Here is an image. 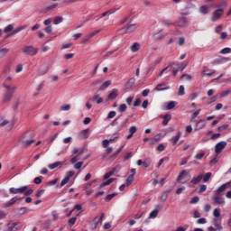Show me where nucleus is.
Listing matches in <instances>:
<instances>
[{
    "mask_svg": "<svg viewBox=\"0 0 231 231\" xmlns=\"http://www.w3.org/2000/svg\"><path fill=\"white\" fill-rule=\"evenodd\" d=\"M111 85V80L105 81L102 86L101 89H107V88Z\"/></svg>",
    "mask_w": 231,
    "mask_h": 231,
    "instance_id": "c03bdc74",
    "label": "nucleus"
},
{
    "mask_svg": "<svg viewBox=\"0 0 231 231\" xmlns=\"http://www.w3.org/2000/svg\"><path fill=\"white\" fill-rule=\"evenodd\" d=\"M176 101H170L167 103V105L164 106L165 111H169L171 109H174L176 107Z\"/></svg>",
    "mask_w": 231,
    "mask_h": 231,
    "instance_id": "b1692460",
    "label": "nucleus"
},
{
    "mask_svg": "<svg viewBox=\"0 0 231 231\" xmlns=\"http://www.w3.org/2000/svg\"><path fill=\"white\" fill-rule=\"evenodd\" d=\"M176 66H180V64L178 63H171L170 66L164 68L160 73H159V77H162L165 71H172V75L173 77H176V75H178V69L176 68Z\"/></svg>",
    "mask_w": 231,
    "mask_h": 231,
    "instance_id": "39448f33",
    "label": "nucleus"
},
{
    "mask_svg": "<svg viewBox=\"0 0 231 231\" xmlns=\"http://www.w3.org/2000/svg\"><path fill=\"white\" fill-rule=\"evenodd\" d=\"M189 180H190V174H189V172H187V171L182 170L179 173V175L176 179V181L178 183H181L183 185L185 183H189Z\"/></svg>",
    "mask_w": 231,
    "mask_h": 231,
    "instance_id": "20e7f679",
    "label": "nucleus"
},
{
    "mask_svg": "<svg viewBox=\"0 0 231 231\" xmlns=\"http://www.w3.org/2000/svg\"><path fill=\"white\" fill-rule=\"evenodd\" d=\"M74 56H75V54H73V53H67L64 55V59H65V60H69V59H71Z\"/></svg>",
    "mask_w": 231,
    "mask_h": 231,
    "instance_id": "774afa93",
    "label": "nucleus"
},
{
    "mask_svg": "<svg viewBox=\"0 0 231 231\" xmlns=\"http://www.w3.org/2000/svg\"><path fill=\"white\" fill-rule=\"evenodd\" d=\"M220 97L223 98L225 97H228V95H230V90H224L223 92H221L220 94Z\"/></svg>",
    "mask_w": 231,
    "mask_h": 231,
    "instance_id": "5fc2aeb1",
    "label": "nucleus"
},
{
    "mask_svg": "<svg viewBox=\"0 0 231 231\" xmlns=\"http://www.w3.org/2000/svg\"><path fill=\"white\" fill-rule=\"evenodd\" d=\"M19 142L22 143L23 147L28 148L33 142H35V140H33L32 132L28 131L20 137Z\"/></svg>",
    "mask_w": 231,
    "mask_h": 231,
    "instance_id": "f257e3e1",
    "label": "nucleus"
},
{
    "mask_svg": "<svg viewBox=\"0 0 231 231\" xmlns=\"http://www.w3.org/2000/svg\"><path fill=\"white\" fill-rule=\"evenodd\" d=\"M181 79L183 80H192V76L190 74H183L181 77H180Z\"/></svg>",
    "mask_w": 231,
    "mask_h": 231,
    "instance_id": "ea45409f",
    "label": "nucleus"
},
{
    "mask_svg": "<svg viewBox=\"0 0 231 231\" xmlns=\"http://www.w3.org/2000/svg\"><path fill=\"white\" fill-rule=\"evenodd\" d=\"M185 95V87L180 85L179 88V97H183Z\"/></svg>",
    "mask_w": 231,
    "mask_h": 231,
    "instance_id": "79ce46f5",
    "label": "nucleus"
},
{
    "mask_svg": "<svg viewBox=\"0 0 231 231\" xmlns=\"http://www.w3.org/2000/svg\"><path fill=\"white\" fill-rule=\"evenodd\" d=\"M136 30V24H130L119 30L120 33H133Z\"/></svg>",
    "mask_w": 231,
    "mask_h": 231,
    "instance_id": "9b49d317",
    "label": "nucleus"
},
{
    "mask_svg": "<svg viewBox=\"0 0 231 231\" xmlns=\"http://www.w3.org/2000/svg\"><path fill=\"white\" fill-rule=\"evenodd\" d=\"M199 14L202 15H207L208 14V6L207 5H201L199 9Z\"/></svg>",
    "mask_w": 231,
    "mask_h": 231,
    "instance_id": "c756f323",
    "label": "nucleus"
},
{
    "mask_svg": "<svg viewBox=\"0 0 231 231\" xmlns=\"http://www.w3.org/2000/svg\"><path fill=\"white\" fill-rule=\"evenodd\" d=\"M126 110H127V105H125V104L119 105V107H118V112L119 113H124Z\"/></svg>",
    "mask_w": 231,
    "mask_h": 231,
    "instance_id": "e433bc0d",
    "label": "nucleus"
},
{
    "mask_svg": "<svg viewBox=\"0 0 231 231\" xmlns=\"http://www.w3.org/2000/svg\"><path fill=\"white\" fill-rule=\"evenodd\" d=\"M213 225L215 226V229H217L218 231H222L223 230V226H221V223L217 222V218H214L213 219Z\"/></svg>",
    "mask_w": 231,
    "mask_h": 231,
    "instance_id": "2f4dec72",
    "label": "nucleus"
},
{
    "mask_svg": "<svg viewBox=\"0 0 231 231\" xmlns=\"http://www.w3.org/2000/svg\"><path fill=\"white\" fill-rule=\"evenodd\" d=\"M210 178H212V173L211 172H207L204 177H202V180L204 181V183H207V181H208V180H210Z\"/></svg>",
    "mask_w": 231,
    "mask_h": 231,
    "instance_id": "c9c22d12",
    "label": "nucleus"
},
{
    "mask_svg": "<svg viewBox=\"0 0 231 231\" xmlns=\"http://www.w3.org/2000/svg\"><path fill=\"white\" fill-rule=\"evenodd\" d=\"M12 98H14V94H8L7 92H5L4 102H10Z\"/></svg>",
    "mask_w": 231,
    "mask_h": 231,
    "instance_id": "f704fd0d",
    "label": "nucleus"
},
{
    "mask_svg": "<svg viewBox=\"0 0 231 231\" xmlns=\"http://www.w3.org/2000/svg\"><path fill=\"white\" fill-rule=\"evenodd\" d=\"M132 53H136V51H140V43L139 42H134L132 46L130 47Z\"/></svg>",
    "mask_w": 231,
    "mask_h": 231,
    "instance_id": "5701e85b",
    "label": "nucleus"
},
{
    "mask_svg": "<svg viewBox=\"0 0 231 231\" xmlns=\"http://www.w3.org/2000/svg\"><path fill=\"white\" fill-rule=\"evenodd\" d=\"M213 216L214 217H219L221 216V213H219V210L217 208H215L213 210Z\"/></svg>",
    "mask_w": 231,
    "mask_h": 231,
    "instance_id": "338daca9",
    "label": "nucleus"
},
{
    "mask_svg": "<svg viewBox=\"0 0 231 231\" xmlns=\"http://www.w3.org/2000/svg\"><path fill=\"white\" fill-rule=\"evenodd\" d=\"M88 134H89V128H87V129L81 131L79 134H80L81 138L86 139L88 137Z\"/></svg>",
    "mask_w": 231,
    "mask_h": 231,
    "instance_id": "72a5a7b5",
    "label": "nucleus"
},
{
    "mask_svg": "<svg viewBox=\"0 0 231 231\" xmlns=\"http://www.w3.org/2000/svg\"><path fill=\"white\" fill-rule=\"evenodd\" d=\"M10 52V49L8 48H0V59H5L6 54Z\"/></svg>",
    "mask_w": 231,
    "mask_h": 231,
    "instance_id": "393cba45",
    "label": "nucleus"
},
{
    "mask_svg": "<svg viewBox=\"0 0 231 231\" xmlns=\"http://www.w3.org/2000/svg\"><path fill=\"white\" fill-rule=\"evenodd\" d=\"M150 217L154 218L158 217V209H153L151 213H150Z\"/></svg>",
    "mask_w": 231,
    "mask_h": 231,
    "instance_id": "09e8293b",
    "label": "nucleus"
},
{
    "mask_svg": "<svg viewBox=\"0 0 231 231\" xmlns=\"http://www.w3.org/2000/svg\"><path fill=\"white\" fill-rule=\"evenodd\" d=\"M17 225H19V223L17 222H14L12 224H9L8 225V228H11V230H14V231H17Z\"/></svg>",
    "mask_w": 231,
    "mask_h": 231,
    "instance_id": "a19ab883",
    "label": "nucleus"
},
{
    "mask_svg": "<svg viewBox=\"0 0 231 231\" xmlns=\"http://www.w3.org/2000/svg\"><path fill=\"white\" fill-rule=\"evenodd\" d=\"M59 165H62V162H56L52 164H49L48 165V168L51 170V171H53V169H57V167H59Z\"/></svg>",
    "mask_w": 231,
    "mask_h": 231,
    "instance_id": "473e14b6",
    "label": "nucleus"
},
{
    "mask_svg": "<svg viewBox=\"0 0 231 231\" xmlns=\"http://www.w3.org/2000/svg\"><path fill=\"white\" fill-rule=\"evenodd\" d=\"M188 21L189 20H187V17H182L178 21L177 25L180 28H182V26H185V24H187Z\"/></svg>",
    "mask_w": 231,
    "mask_h": 231,
    "instance_id": "c85d7f7f",
    "label": "nucleus"
},
{
    "mask_svg": "<svg viewBox=\"0 0 231 231\" xmlns=\"http://www.w3.org/2000/svg\"><path fill=\"white\" fill-rule=\"evenodd\" d=\"M75 176V171H69L65 174L64 179L60 182V187H64L67 183L69 182L70 178H73Z\"/></svg>",
    "mask_w": 231,
    "mask_h": 231,
    "instance_id": "6e6552de",
    "label": "nucleus"
},
{
    "mask_svg": "<svg viewBox=\"0 0 231 231\" xmlns=\"http://www.w3.org/2000/svg\"><path fill=\"white\" fill-rule=\"evenodd\" d=\"M203 180V175L199 174L197 177H194L191 180L190 183H192L193 185H198V183H199V181H201Z\"/></svg>",
    "mask_w": 231,
    "mask_h": 231,
    "instance_id": "a878e982",
    "label": "nucleus"
},
{
    "mask_svg": "<svg viewBox=\"0 0 231 231\" xmlns=\"http://www.w3.org/2000/svg\"><path fill=\"white\" fill-rule=\"evenodd\" d=\"M3 88L6 89V93L10 95H14L15 91H17V86L16 85H6L5 83L3 84Z\"/></svg>",
    "mask_w": 231,
    "mask_h": 231,
    "instance_id": "f8f14e48",
    "label": "nucleus"
},
{
    "mask_svg": "<svg viewBox=\"0 0 231 231\" xmlns=\"http://www.w3.org/2000/svg\"><path fill=\"white\" fill-rule=\"evenodd\" d=\"M163 121H162V125H167L169 122H171V118H172V116L171 114H166L162 116Z\"/></svg>",
    "mask_w": 231,
    "mask_h": 231,
    "instance_id": "cd10ccee",
    "label": "nucleus"
},
{
    "mask_svg": "<svg viewBox=\"0 0 231 231\" xmlns=\"http://www.w3.org/2000/svg\"><path fill=\"white\" fill-rule=\"evenodd\" d=\"M27 210L28 209L26 208H18V212H19L20 216H23V214H26Z\"/></svg>",
    "mask_w": 231,
    "mask_h": 231,
    "instance_id": "680f3d73",
    "label": "nucleus"
},
{
    "mask_svg": "<svg viewBox=\"0 0 231 231\" xmlns=\"http://www.w3.org/2000/svg\"><path fill=\"white\" fill-rule=\"evenodd\" d=\"M134 84H136V79L131 78V79L125 84V89H131V88H133V86H134Z\"/></svg>",
    "mask_w": 231,
    "mask_h": 231,
    "instance_id": "412c9836",
    "label": "nucleus"
},
{
    "mask_svg": "<svg viewBox=\"0 0 231 231\" xmlns=\"http://www.w3.org/2000/svg\"><path fill=\"white\" fill-rule=\"evenodd\" d=\"M75 176V171H69L65 174L64 179L60 182V187H64L67 183L69 182L70 178H73Z\"/></svg>",
    "mask_w": 231,
    "mask_h": 231,
    "instance_id": "0eeeda50",
    "label": "nucleus"
},
{
    "mask_svg": "<svg viewBox=\"0 0 231 231\" xmlns=\"http://www.w3.org/2000/svg\"><path fill=\"white\" fill-rule=\"evenodd\" d=\"M167 89H170L169 83L162 82L156 86L154 91H165Z\"/></svg>",
    "mask_w": 231,
    "mask_h": 231,
    "instance_id": "2eb2a0df",
    "label": "nucleus"
},
{
    "mask_svg": "<svg viewBox=\"0 0 231 231\" xmlns=\"http://www.w3.org/2000/svg\"><path fill=\"white\" fill-rule=\"evenodd\" d=\"M103 219H104V213L101 214L100 217H96L92 220V223L94 224V228H97V226H98V223H102Z\"/></svg>",
    "mask_w": 231,
    "mask_h": 231,
    "instance_id": "4be33fe9",
    "label": "nucleus"
},
{
    "mask_svg": "<svg viewBox=\"0 0 231 231\" xmlns=\"http://www.w3.org/2000/svg\"><path fill=\"white\" fill-rule=\"evenodd\" d=\"M207 126V120L199 119L195 125V131H201V129Z\"/></svg>",
    "mask_w": 231,
    "mask_h": 231,
    "instance_id": "ddd939ff",
    "label": "nucleus"
},
{
    "mask_svg": "<svg viewBox=\"0 0 231 231\" xmlns=\"http://www.w3.org/2000/svg\"><path fill=\"white\" fill-rule=\"evenodd\" d=\"M120 8H122V5H116L115 6L114 8L108 10V11H106L105 13H103L101 14L102 17H106V15H107V14L109 15H113V14H116V12H118V10H120Z\"/></svg>",
    "mask_w": 231,
    "mask_h": 231,
    "instance_id": "f3484780",
    "label": "nucleus"
},
{
    "mask_svg": "<svg viewBox=\"0 0 231 231\" xmlns=\"http://www.w3.org/2000/svg\"><path fill=\"white\" fill-rule=\"evenodd\" d=\"M19 199H21L18 197H14L9 201H7L5 204H4V207L10 208V207H12V205H15V203H17V201H19Z\"/></svg>",
    "mask_w": 231,
    "mask_h": 231,
    "instance_id": "aec40b11",
    "label": "nucleus"
},
{
    "mask_svg": "<svg viewBox=\"0 0 231 231\" xmlns=\"http://www.w3.org/2000/svg\"><path fill=\"white\" fill-rule=\"evenodd\" d=\"M12 30H14V25H12V24H9L4 28L5 33H8V32H12Z\"/></svg>",
    "mask_w": 231,
    "mask_h": 231,
    "instance_id": "de8ad7c7",
    "label": "nucleus"
},
{
    "mask_svg": "<svg viewBox=\"0 0 231 231\" xmlns=\"http://www.w3.org/2000/svg\"><path fill=\"white\" fill-rule=\"evenodd\" d=\"M23 55H29V57H35L39 53V49L33 45H26L22 50Z\"/></svg>",
    "mask_w": 231,
    "mask_h": 231,
    "instance_id": "7ed1b4c3",
    "label": "nucleus"
},
{
    "mask_svg": "<svg viewBox=\"0 0 231 231\" xmlns=\"http://www.w3.org/2000/svg\"><path fill=\"white\" fill-rule=\"evenodd\" d=\"M225 147H226V142H225V141L219 142L215 146V152L217 154H219V152H221V151H223V149H225Z\"/></svg>",
    "mask_w": 231,
    "mask_h": 231,
    "instance_id": "4468645a",
    "label": "nucleus"
},
{
    "mask_svg": "<svg viewBox=\"0 0 231 231\" xmlns=\"http://www.w3.org/2000/svg\"><path fill=\"white\" fill-rule=\"evenodd\" d=\"M134 180V177L133 175H129L126 179V185L129 187L131 183H133V180Z\"/></svg>",
    "mask_w": 231,
    "mask_h": 231,
    "instance_id": "a18cd8bd",
    "label": "nucleus"
},
{
    "mask_svg": "<svg viewBox=\"0 0 231 231\" xmlns=\"http://www.w3.org/2000/svg\"><path fill=\"white\" fill-rule=\"evenodd\" d=\"M118 97V90L113 89L107 96L106 101L115 100Z\"/></svg>",
    "mask_w": 231,
    "mask_h": 231,
    "instance_id": "6ab92c4d",
    "label": "nucleus"
},
{
    "mask_svg": "<svg viewBox=\"0 0 231 231\" xmlns=\"http://www.w3.org/2000/svg\"><path fill=\"white\" fill-rule=\"evenodd\" d=\"M197 225H206L207 223V218L205 217H201V218H199L197 221H196Z\"/></svg>",
    "mask_w": 231,
    "mask_h": 231,
    "instance_id": "49530a36",
    "label": "nucleus"
},
{
    "mask_svg": "<svg viewBox=\"0 0 231 231\" xmlns=\"http://www.w3.org/2000/svg\"><path fill=\"white\" fill-rule=\"evenodd\" d=\"M120 118V116H117L115 118V120H113L111 123H110V125L112 127H115V125H118V119Z\"/></svg>",
    "mask_w": 231,
    "mask_h": 231,
    "instance_id": "bf43d9fd",
    "label": "nucleus"
},
{
    "mask_svg": "<svg viewBox=\"0 0 231 231\" xmlns=\"http://www.w3.org/2000/svg\"><path fill=\"white\" fill-rule=\"evenodd\" d=\"M199 113H201V109H198L197 111H195L191 116V120L198 118V116L199 115Z\"/></svg>",
    "mask_w": 231,
    "mask_h": 231,
    "instance_id": "8fccbe9b",
    "label": "nucleus"
},
{
    "mask_svg": "<svg viewBox=\"0 0 231 231\" xmlns=\"http://www.w3.org/2000/svg\"><path fill=\"white\" fill-rule=\"evenodd\" d=\"M205 190H207V185H205V184L200 185L199 194H203V192H205Z\"/></svg>",
    "mask_w": 231,
    "mask_h": 231,
    "instance_id": "13d9d810",
    "label": "nucleus"
},
{
    "mask_svg": "<svg viewBox=\"0 0 231 231\" xmlns=\"http://www.w3.org/2000/svg\"><path fill=\"white\" fill-rule=\"evenodd\" d=\"M213 201L216 205H225V198L222 194L213 193Z\"/></svg>",
    "mask_w": 231,
    "mask_h": 231,
    "instance_id": "1a4fd4ad",
    "label": "nucleus"
},
{
    "mask_svg": "<svg viewBox=\"0 0 231 231\" xmlns=\"http://www.w3.org/2000/svg\"><path fill=\"white\" fill-rule=\"evenodd\" d=\"M26 28H28V25H21L13 31L12 35H15L19 33V32H23V30H26Z\"/></svg>",
    "mask_w": 231,
    "mask_h": 231,
    "instance_id": "7c9ffc66",
    "label": "nucleus"
},
{
    "mask_svg": "<svg viewBox=\"0 0 231 231\" xmlns=\"http://www.w3.org/2000/svg\"><path fill=\"white\" fill-rule=\"evenodd\" d=\"M175 68L180 69V71H183V69L187 68V63H182L181 65L179 64V66H175Z\"/></svg>",
    "mask_w": 231,
    "mask_h": 231,
    "instance_id": "6e6d98bb",
    "label": "nucleus"
},
{
    "mask_svg": "<svg viewBox=\"0 0 231 231\" xmlns=\"http://www.w3.org/2000/svg\"><path fill=\"white\" fill-rule=\"evenodd\" d=\"M121 169H122V166L117 165V166L112 168V169H111V171H112L113 174H114L115 172H120V170H121Z\"/></svg>",
    "mask_w": 231,
    "mask_h": 231,
    "instance_id": "864d4df0",
    "label": "nucleus"
},
{
    "mask_svg": "<svg viewBox=\"0 0 231 231\" xmlns=\"http://www.w3.org/2000/svg\"><path fill=\"white\" fill-rule=\"evenodd\" d=\"M90 100H92V102L96 101L97 104H102V102H104V98L100 97V93L98 92H96Z\"/></svg>",
    "mask_w": 231,
    "mask_h": 231,
    "instance_id": "a211bd4d",
    "label": "nucleus"
},
{
    "mask_svg": "<svg viewBox=\"0 0 231 231\" xmlns=\"http://www.w3.org/2000/svg\"><path fill=\"white\" fill-rule=\"evenodd\" d=\"M180 138H181V133L178 132L176 135L171 138L172 145H176V143H178L180 141Z\"/></svg>",
    "mask_w": 231,
    "mask_h": 231,
    "instance_id": "bb28decb",
    "label": "nucleus"
},
{
    "mask_svg": "<svg viewBox=\"0 0 231 231\" xmlns=\"http://www.w3.org/2000/svg\"><path fill=\"white\" fill-rule=\"evenodd\" d=\"M137 131H138V128L136 126H131L129 128L130 134H134V133H136Z\"/></svg>",
    "mask_w": 231,
    "mask_h": 231,
    "instance_id": "052dcab7",
    "label": "nucleus"
},
{
    "mask_svg": "<svg viewBox=\"0 0 231 231\" xmlns=\"http://www.w3.org/2000/svg\"><path fill=\"white\" fill-rule=\"evenodd\" d=\"M11 194H23L24 196H30L33 194L32 189H28V186H23L21 188H10Z\"/></svg>",
    "mask_w": 231,
    "mask_h": 231,
    "instance_id": "f03ea898",
    "label": "nucleus"
},
{
    "mask_svg": "<svg viewBox=\"0 0 231 231\" xmlns=\"http://www.w3.org/2000/svg\"><path fill=\"white\" fill-rule=\"evenodd\" d=\"M230 181L226 182L225 184H222L220 187L217 188V189L213 191V194H221L222 192H225L226 190L228 185H230Z\"/></svg>",
    "mask_w": 231,
    "mask_h": 231,
    "instance_id": "dca6fc26",
    "label": "nucleus"
},
{
    "mask_svg": "<svg viewBox=\"0 0 231 231\" xmlns=\"http://www.w3.org/2000/svg\"><path fill=\"white\" fill-rule=\"evenodd\" d=\"M216 73L215 69H210L205 67L203 69L200 70L201 77H212Z\"/></svg>",
    "mask_w": 231,
    "mask_h": 231,
    "instance_id": "9d476101",
    "label": "nucleus"
},
{
    "mask_svg": "<svg viewBox=\"0 0 231 231\" xmlns=\"http://www.w3.org/2000/svg\"><path fill=\"white\" fill-rule=\"evenodd\" d=\"M225 12V8H219L217 9L214 13H213V16L211 17V21L212 23H216V21H217L218 19H220L221 15H223Z\"/></svg>",
    "mask_w": 231,
    "mask_h": 231,
    "instance_id": "423d86ee",
    "label": "nucleus"
},
{
    "mask_svg": "<svg viewBox=\"0 0 231 231\" xmlns=\"http://www.w3.org/2000/svg\"><path fill=\"white\" fill-rule=\"evenodd\" d=\"M115 116H116V111H110V112L107 114L106 118L111 119V118H115Z\"/></svg>",
    "mask_w": 231,
    "mask_h": 231,
    "instance_id": "3c124183",
    "label": "nucleus"
},
{
    "mask_svg": "<svg viewBox=\"0 0 231 231\" xmlns=\"http://www.w3.org/2000/svg\"><path fill=\"white\" fill-rule=\"evenodd\" d=\"M189 157H186V158H183L180 162H179V165L183 166V165H186L187 162H189Z\"/></svg>",
    "mask_w": 231,
    "mask_h": 231,
    "instance_id": "603ef678",
    "label": "nucleus"
},
{
    "mask_svg": "<svg viewBox=\"0 0 231 231\" xmlns=\"http://www.w3.org/2000/svg\"><path fill=\"white\" fill-rule=\"evenodd\" d=\"M225 129H228V125H222L218 126L217 131H225Z\"/></svg>",
    "mask_w": 231,
    "mask_h": 231,
    "instance_id": "69168bd1",
    "label": "nucleus"
},
{
    "mask_svg": "<svg viewBox=\"0 0 231 231\" xmlns=\"http://www.w3.org/2000/svg\"><path fill=\"white\" fill-rule=\"evenodd\" d=\"M64 21V18L62 16H58L53 20V24H60Z\"/></svg>",
    "mask_w": 231,
    "mask_h": 231,
    "instance_id": "4c0bfd02",
    "label": "nucleus"
},
{
    "mask_svg": "<svg viewBox=\"0 0 231 231\" xmlns=\"http://www.w3.org/2000/svg\"><path fill=\"white\" fill-rule=\"evenodd\" d=\"M185 44V38L184 37H180L178 41V45L179 46H183Z\"/></svg>",
    "mask_w": 231,
    "mask_h": 231,
    "instance_id": "e2e57ef3",
    "label": "nucleus"
},
{
    "mask_svg": "<svg viewBox=\"0 0 231 231\" xmlns=\"http://www.w3.org/2000/svg\"><path fill=\"white\" fill-rule=\"evenodd\" d=\"M82 165H84V162H75L74 169L79 170L82 167Z\"/></svg>",
    "mask_w": 231,
    "mask_h": 231,
    "instance_id": "4d7b16f0",
    "label": "nucleus"
},
{
    "mask_svg": "<svg viewBox=\"0 0 231 231\" xmlns=\"http://www.w3.org/2000/svg\"><path fill=\"white\" fill-rule=\"evenodd\" d=\"M217 162H219V160L217 159V157H215L209 162V165L212 167L213 165H216Z\"/></svg>",
    "mask_w": 231,
    "mask_h": 231,
    "instance_id": "0e129e2a",
    "label": "nucleus"
},
{
    "mask_svg": "<svg viewBox=\"0 0 231 231\" xmlns=\"http://www.w3.org/2000/svg\"><path fill=\"white\" fill-rule=\"evenodd\" d=\"M220 53H221L222 55H226V54H228V53H231V49L228 48V47H226V48H224V49H222V50L220 51Z\"/></svg>",
    "mask_w": 231,
    "mask_h": 231,
    "instance_id": "58836bf2",
    "label": "nucleus"
},
{
    "mask_svg": "<svg viewBox=\"0 0 231 231\" xmlns=\"http://www.w3.org/2000/svg\"><path fill=\"white\" fill-rule=\"evenodd\" d=\"M79 152L78 156H82V154H84V150H81L80 152H79V148L75 147L72 150V154H77Z\"/></svg>",
    "mask_w": 231,
    "mask_h": 231,
    "instance_id": "37998d69",
    "label": "nucleus"
}]
</instances>
